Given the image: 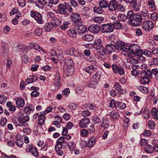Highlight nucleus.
<instances>
[{
	"instance_id": "nucleus-50",
	"label": "nucleus",
	"mask_w": 158,
	"mask_h": 158,
	"mask_svg": "<svg viewBox=\"0 0 158 158\" xmlns=\"http://www.w3.org/2000/svg\"><path fill=\"white\" fill-rule=\"evenodd\" d=\"M138 88L139 90L144 93H148V89L146 87L142 86H138Z\"/></svg>"
},
{
	"instance_id": "nucleus-17",
	"label": "nucleus",
	"mask_w": 158,
	"mask_h": 158,
	"mask_svg": "<svg viewBox=\"0 0 158 158\" xmlns=\"http://www.w3.org/2000/svg\"><path fill=\"white\" fill-rule=\"evenodd\" d=\"M67 144V143L64 137L61 136L57 139L56 145L62 147L63 144Z\"/></svg>"
},
{
	"instance_id": "nucleus-24",
	"label": "nucleus",
	"mask_w": 158,
	"mask_h": 158,
	"mask_svg": "<svg viewBox=\"0 0 158 158\" xmlns=\"http://www.w3.org/2000/svg\"><path fill=\"white\" fill-rule=\"evenodd\" d=\"M142 113H143V116L146 119L149 118L150 116V112L149 110L147 108L143 109L141 110Z\"/></svg>"
},
{
	"instance_id": "nucleus-7",
	"label": "nucleus",
	"mask_w": 158,
	"mask_h": 158,
	"mask_svg": "<svg viewBox=\"0 0 158 158\" xmlns=\"http://www.w3.org/2000/svg\"><path fill=\"white\" fill-rule=\"evenodd\" d=\"M154 27L152 21L147 20L143 22L142 24V27L145 31H149Z\"/></svg>"
},
{
	"instance_id": "nucleus-51",
	"label": "nucleus",
	"mask_w": 158,
	"mask_h": 158,
	"mask_svg": "<svg viewBox=\"0 0 158 158\" xmlns=\"http://www.w3.org/2000/svg\"><path fill=\"white\" fill-rule=\"evenodd\" d=\"M87 108L88 109L93 110H95L97 109V107L94 105L89 103L87 104Z\"/></svg>"
},
{
	"instance_id": "nucleus-31",
	"label": "nucleus",
	"mask_w": 158,
	"mask_h": 158,
	"mask_svg": "<svg viewBox=\"0 0 158 158\" xmlns=\"http://www.w3.org/2000/svg\"><path fill=\"white\" fill-rule=\"evenodd\" d=\"M111 118L114 119H117L119 117V115L118 112L115 110L111 111L110 113Z\"/></svg>"
},
{
	"instance_id": "nucleus-58",
	"label": "nucleus",
	"mask_w": 158,
	"mask_h": 158,
	"mask_svg": "<svg viewBox=\"0 0 158 158\" xmlns=\"http://www.w3.org/2000/svg\"><path fill=\"white\" fill-rule=\"evenodd\" d=\"M14 143H15L16 145L18 147L20 148H22L23 145V142L22 139L18 141H15Z\"/></svg>"
},
{
	"instance_id": "nucleus-16",
	"label": "nucleus",
	"mask_w": 158,
	"mask_h": 158,
	"mask_svg": "<svg viewBox=\"0 0 158 158\" xmlns=\"http://www.w3.org/2000/svg\"><path fill=\"white\" fill-rule=\"evenodd\" d=\"M60 76L59 73H57L56 75L55 78L54 80V84L55 86L56 89H58L60 85Z\"/></svg>"
},
{
	"instance_id": "nucleus-40",
	"label": "nucleus",
	"mask_w": 158,
	"mask_h": 158,
	"mask_svg": "<svg viewBox=\"0 0 158 158\" xmlns=\"http://www.w3.org/2000/svg\"><path fill=\"white\" fill-rule=\"evenodd\" d=\"M10 14V16L15 14L16 17H17V19L21 17L22 16V14L21 12L19 11L18 10H11Z\"/></svg>"
},
{
	"instance_id": "nucleus-48",
	"label": "nucleus",
	"mask_w": 158,
	"mask_h": 158,
	"mask_svg": "<svg viewBox=\"0 0 158 158\" xmlns=\"http://www.w3.org/2000/svg\"><path fill=\"white\" fill-rule=\"evenodd\" d=\"M43 32L42 29L40 28H37L35 29L34 31V33L37 36H40Z\"/></svg>"
},
{
	"instance_id": "nucleus-21",
	"label": "nucleus",
	"mask_w": 158,
	"mask_h": 158,
	"mask_svg": "<svg viewBox=\"0 0 158 158\" xmlns=\"http://www.w3.org/2000/svg\"><path fill=\"white\" fill-rule=\"evenodd\" d=\"M16 104L18 108L23 107L25 105L24 100L22 98H18L15 101Z\"/></svg>"
},
{
	"instance_id": "nucleus-11",
	"label": "nucleus",
	"mask_w": 158,
	"mask_h": 158,
	"mask_svg": "<svg viewBox=\"0 0 158 158\" xmlns=\"http://www.w3.org/2000/svg\"><path fill=\"white\" fill-rule=\"evenodd\" d=\"M88 29L89 31L94 34L98 33L101 30L100 27L96 25H91Z\"/></svg>"
},
{
	"instance_id": "nucleus-15",
	"label": "nucleus",
	"mask_w": 158,
	"mask_h": 158,
	"mask_svg": "<svg viewBox=\"0 0 158 158\" xmlns=\"http://www.w3.org/2000/svg\"><path fill=\"white\" fill-rule=\"evenodd\" d=\"M46 113L44 112H41L38 117L39 123L40 125H42L44 123L45 120V116Z\"/></svg>"
},
{
	"instance_id": "nucleus-4",
	"label": "nucleus",
	"mask_w": 158,
	"mask_h": 158,
	"mask_svg": "<svg viewBox=\"0 0 158 158\" xmlns=\"http://www.w3.org/2000/svg\"><path fill=\"white\" fill-rule=\"evenodd\" d=\"M29 120V118L27 116L23 117L22 115L19 118H16L12 120L13 124L16 126L27 127L28 124L27 123Z\"/></svg>"
},
{
	"instance_id": "nucleus-23",
	"label": "nucleus",
	"mask_w": 158,
	"mask_h": 158,
	"mask_svg": "<svg viewBox=\"0 0 158 158\" xmlns=\"http://www.w3.org/2000/svg\"><path fill=\"white\" fill-rule=\"evenodd\" d=\"M47 2V0H39L38 1L35 2V4L39 8L43 9L44 5Z\"/></svg>"
},
{
	"instance_id": "nucleus-60",
	"label": "nucleus",
	"mask_w": 158,
	"mask_h": 158,
	"mask_svg": "<svg viewBox=\"0 0 158 158\" xmlns=\"http://www.w3.org/2000/svg\"><path fill=\"white\" fill-rule=\"evenodd\" d=\"M7 100V98L4 95H0V104L5 103Z\"/></svg>"
},
{
	"instance_id": "nucleus-6",
	"label": "nucleus",
	"mask_w": 158,
	"mask_h": 158,
	"mask_svg": "<svg viewBox=\"0 0 158 158\" xmlns=\"http://www.w3.org/2000/svg\"><path fill=\"white\" fill-rule=\"evenodd\" d=\"M131 45L129 46H126L125 43L122 41H118L117 42L115 46V49H117L118 50L121 51L123 50L122 53L125 56V52H124L125 49H128L129 47H130ZM130 49V48H129V49Z\"/></svg>"
},
{
	"instance_id": "nucleus-36",
	"label": "nucleus",
	"mask_w": 158,
	"mask_h": 158,
	"mask_svg": "<svg viewBox=\"0 0 158 158\" xmlns=\"http://www.w3.org/2000/svg\"><path fill=\"white\" fill-rule=\"evenodd\" d=\"M102 123L101 126L102 127H103L104 128H107V126L109 125V122L107 118H104Z\"/></svg>"
},
{
	"instance_id": "nucleus-49",
	"label": "nucleus",
	"mask_w": 158,
	"mask_h": 158,
	"mask_svg": "<svg viewBox=\"0 0 158 158\" xmlns=\"http://www.w3.org/2000/svg\"><path fill=\"white\" fill-rule=\"evenodd\" d=\"M29 152L30 153L34 156L35 157H37L38 156V151L34 147H33V148H32V149L31 150H30Z\"/></svg>"
},
{
	"instance_id": "nucleus-34",
	"label": "nucleus",
	"mask_w": 158,
	"mask_h": 158,
	"mask_svg": "<svg viewBox=\"0 0 158 158\" xmlns=\"http://www.w3.org/2000/svg\"><path fill=\"white\" fill-rule=\"evenodd\" d=\"M68 35L72 38L75 37L77 35V33L76 31L73 29H71L67 32Z\"/></svg>"
},
{
	"instance_id": "nucleus-1",
	"label": "nucleus",
	"mask_w": 158,
	"mask_h": 158,
	"mask_svg": "<svg viewBox=\"0 0 158 158\" xmlns=\"http://www.w3.org/2000/svg\"><path fill=\"white\" fill-rule=\"evenodd\" d=\"M129 48L130 49H126L124 52H125V56L130 57H133L135 55L138 56L137 60L139 61L142 62L145 60V58L143 56V55L142 54V50L140 49V47L138 45L135 44L131 45Z\"/></svg>"
},
{
	"instance_id": "nucleus-37",
	"label": "nucleus",
	"mask_w": 158,
	"mask_h": 158,
	"mask_svg": "<svg viewBox=\"0 0 158 158\" xmlns=\"http://www.w3.org/2000/svg\"><path fill=\"white\" fill-rule=\"evenodd\" d=\"M95 142L96 139L95 138L92 137L89 140L87 145L89 147H92L93 146Z\"/></svg>"
},
{
	"instance_id": "nucleus-10",
	"label": "nucleus",
	"mask_w": 158,
	"mask_h": 158,
	"mask_svg": "<svg viewBox=\"0 0 158 158\" xmlns=\"http://www.w3.org/2000/svg\"><path fill=\"white\" fill-rule=\"evenodd\" d=\"M66 53L67 54L79 57L81 56V54L74 48H71L66 51Z\"/></svg>"
},
{
	"instance_id": "nucleus-39",
	"label": "nucleus",
	"mask_w": 158,
	"mask_h": 158,
	"mask_svg": "<svg viewBox=\"0 0 158 158\" xmlns=\"http://www.w3.org/2000/svg\"><path fill=\"white\" fill-rule=\"evenodd\" d=\"M142 17V19H145L148 18L149 15L148 13L147 10H145V12L141 11L139 15Z\"/></svg>"
},
{
	"instance_id": "nucleus-28",
	"label": "nucleus",
	"mask_w": 158,
	"mask_h": 158,
	"mask_svg": "<svg viewBox=\"0 0 158 158\" xmlns=\"http://www.w3.org/2000/svg\"><path fill=\"white\" fill-rule=\"evenodd\" d=\"M34 107L32 106H26L24 109V112L27 114H28L33 112Z\"/></svg>"
},
{
	"instance_id": "nucleus-61",
	"label": "nucleus",
	"mask_w": 158,
	"mask_h": 158,
	"mask_svg": "<svg viewBox=\"0 0 158 158\" xmlns=\"http://www.w3.org/2000/svg\"><path fill=\"white\" fill-rule=\"evenodd\" d=\"M119 67L116 64H113L112 65V68L113 71L114 73H117L118 71H117V70L118 69V68H119Z\"/></svg>"
},
{
	"instance_id": "nucleus-32",
	"label": "nucleus",
	"mask_w": 158,
	"mask_h": 158,
	"mask_svg": "<svg viewBox=\"0 0 158 158\" xmlns=\"http://www.w3.org/2000/svg\"><path fill=\"white\" fill-rule=\"evenodd\" d=\"M114 87L115 90L118 91L120 94H123L124 93H125V91H124L123 89H121L122 87L119 83H115L114 85Z\"/></svg>"
},
{
	"instance_id": "nucleus-3",
	"label": "nucleus",
	"mask_w": 158,
	"mask_h": 158,
	"mask_svg": "<svg viewBox=\"0 0 158 158\" xmlns=\"http://www.w3.org/2000/svg\"><path fill=\"white\" fill-rule=\"evenodd\" d=\"M64 66V72L67 76H70L73 73L74 69L73 66V61L70 57H67L65 60Z\"/></svg>"
},
{
	"instance_id": "nucleus-55",
	"label": "nucleus",
	"mask_w": 158,
	"mask_h": 158,
	"mask_svg": "<svg viewBox=\"0 0 158 158\" xmlns=\"http://www.w3.org/2000/svg\"><path fill=\"white\" fill-rule=\"evenodd\" d=\"M2 48L3 52L7 53L9 52V49L7 45L5 43H2Z\"/></svg>"
},
{
	"instance_id": "nucleus-53",
	"label": "nucleus",
	"mask_w": 158,
	"mask_h": 158,
	"mask_svg": "<svg viewBox=\"0 0 158 158\" xmlns=\"http://www.w3.org/2000/svg\"><path fill=\"white\" fill-rule=\"evenodd\" d=\"M103 18L101 17H96L94 19V22L98 23H102L103 22Z\"/></svg>"
},
{
	"instance_id": "nucleus-26",
	"label": "nucleus",
	"mask_w": 158,
	"mask_h": 158,
	"mask_svg": "<svg viewBox=\"0 0 158 158\" xmlns=\"http://www.w3.org/2000/svg\"><path fill=\"white\" fill-rule=\"evenodd\" d=\"M101 74V71H97L95 74L93 75L91 79L98 82L100 78Z\"/></svg>"
},
{
	"instance_id": "nucleus-35",
	"label": "nucleus",
	"mask_w": 158,
	"mask_h": 158,
	"mask_svg": "<svg viewBox=\"0 0 158 158\" xmlns=\"http://www.w3.org/2000/svg\"><path fill=\"white\" fill-rule=\"evenodd\" d=\"M151 113L154 119H158V109L153 108L151 110Z\"/></svg>"
},
{
	"instance_id": "nucleus-29",
	"label": "nucleus",
	"mask_w": 158,
	"mask_h": 158,
	"mask_svg": "<svg viewBox=\"0 0 158 158\" xmlns=\"http://www.w3.org/2000/svg\"><path fill=\"white\" fill-rule=\"evenodd\" d=\"M52 55L53 56H56L58 58L60 56H62V52L61 50L58 49L56 51L52 50L51 52Z\"/></svg>"
},
{
	"instance_id": "nucleus-62",
	"label": "nucleus",
	"mask_w": 158,
	"mask_h": 158,
	"mask_svg": "<svg viewBox=\"0 0 158 158\" xmlns=\"http://www.w3.org/2000/svg\"><path fill=\"white\" fill-rule=\"evenodd\" d=\"M22 139L21 135L19 134H17L14 137L13 141L14 142L15 141H18Z\"/></svg>"
},
{
	"instance_id": "nucleus-19",
	"label": "nucleus",
	"mask_w": 158,
	"mask_h": 158,
	"mask_svg": "<svg viewBox=\"0 0 158 158\" xmlns=\"http://www.w3.org/2000/svg\"><path fill=\"white\" fill-rule=\"evenodd\" d=\"M115 46L112 44H108L106 46L105 50L107 53H111L115 51Z\"/></svg>"
},
{
	"instance_id": "nucleus-9",
	"label": "nucleus",
	"mask_w": 158,
	"mask_h": 158,
	"mask_svg": "<svg viewBox=\"0 0 158 158\" xmlns=\"http://www.w3.org/2000/svg\"><path fill=\"white\" fill-rule=\"evenodd\" d=\"M114 30V26L111 23L104 24L102 26V30L103 32H111L113 31Z\"/></svg>"
},
{
	"instance_id": "nucleus-46",
	"label": "nucleus",
	"mask_w": 158,
	"mask_h": 158,
	"mask_svg": "<svg viewBox=\"0 0 158 158\" xmlns=\"http://www.w3.org/2000/svg\"><path fill=\"white\" fill-rule=\"evenodd\" d=\"M97 82L91 79L89 84V86L91 88H95L97 85Z\"/></svg>"
},
{
	"instance_id": "nucleus-56",
	"label": "nucleus",
	"mask_w": 158,
	"mask_h": 158,
	"mask_svg": "<svg viewBox=\"0 0 158 158\" xmlns=\"http://www.w3.org/2000/svg\"><path fill=\"white\" fill-rule=\"evenodd\" d=\"M54 27L59 26L61 23V21L57 18H55L54 20Z\"/></svg>"
},
{
	"instance_id": "nucleus-27",
	"label": "nucleus",
	"mask_w": 158,
	"mask_h": 158,
	"mask_svg": "<svg viewBox=\"0 0 158 158\" xmlns=\"http://www.w3.org/2000/svg\"><path fill=\"white\" fill-rule=\"evenodd\" d=\"M62 147L55 145V149L57 155L59 156H62L63 153L64 151L62 149Z\"/></svg>"
},
{
	"instance_id": "nucleus-33",
	"label": "nucleus",
	"mask_w": 158,
	"mask_h": 158,
	"mask_svg": "<svg viewBox=\"0 0 158 158\" xmlns=\"http://www.w3.org/2000/svg\"><path fill=\"white\" fill-rule=\"evenodd\" d=\"M67 144L69 149L70 151H74L76 150V144L74 143L73 141H70Z\"/></svg>"
},
{
	"instance_id": "nucleus-18",
	"label": "nucleus",
	"mask_w": 158,
	"mask_h": 158,
	"mask_svg": "<svg viewBox=\"0 0 158 158\" xmlns=\"http://www.w3.org/2000/svg\"><path fill=\"white\" fill-rule=\"evenodd\" d=\"M96 68L94 67V65H92L88 67L84 68V70L89 73H92L96 71Z\"/></svg>"
},
{
	"instance_id": "nucleus-63",
	"label": "nucleus",
	"mask_w": 158,
	"mask_h": 158,
	"mask_svg": "<svg viewBox=\"0 0 158 158\" xmlns=\"http://www.w3.org/2000/svg\"><path fill=\"white\" fill-rule=\"evenodd\" d=\"M152 74L155 75V78L158 80V69H153L152 70Z\"/></svg>"
},
{
	"instance_id": "nucleus-13",
	"label": "nucleus",
	"mask_w": 158,
	"mask_h": 158,
	"mask_svg": "<svg viewBox=\"0 0 158 158\" xmlns=\"http://www.w3.org/2000/svg\"><path fill=\"white\" fill-rule=\"evenodd\" d=\"M29 46L31 48L37 51H41L45 52L44 50L36 43L31 42L29 43Z\"/></svg>"
},
{
	"instance_id": "nucleus-42",
	"label": "nucleus",
	"mask_w": 158,
	"mask_h": 158,
	"mask_svg": "<svg viewBox=\"0 0 158 158\" xmlns=\"http://www.w3.org/2000/svg\"><path fill=\"white\" fill-rule=\"evenodd\" d=\"M70 23V21H64L63 25L60 26V28L63 31H65L68 27V25Z\"/></svg>"
},
{
	"instance_id": "nucleus-30",
	"label": "nucleus",
	"mask_w": 158,
	"mask_h": 158,
	"mask_svg": "<svg viewBox=\"0 0 158 158\" xmlns=\"http://www.w3.org/2000/svg\"><path fill=\"white\" fill-rule=\"evenodd\" d=\"M126 1L127 2L131 4V6L133 7L134 10H138V9H139L137 5L135 4L136 2V0H126Z\"/></svg>"
},
{
	"instance_id": "nucleus-59",
	"label": "nucleus",
	"mask_w": 158,
	"mask_h": 158,
	"mask_svg": "<svg viewBox=\"0 0 158 158\" xmlns=\"http://www.w3.org/2000/svg\"><path fill=\"white\" fill-rule=\"evenodd\" d=\"M90 114V112L87 110H84L81 113V115L84 117H88Z\"/></svg>"
},
{
	"instance_id": "nucleus-41",
	"label": "nucleus",
	"mask_w": 158,
	"mask_h": 158,
	"mask_svg": "<svg viewBox=\"0 0 158 158\" xmlns=\"http://www.w3.org/2000/svg\"><path fill=\"white\" fill-rule=\"evenodd\" d=\"M97 52L101 55L103 56L106 52L105 49L102 46L96 49Z\"/></svg>"
},
{
	"instance_id": "nucleus-25",
	"label": "nucleus",
	"mask_w": 158,
	"mask_h": 158,
	"mask_svg": "<svg viewBox=\"0 0 158 158\" xmlns=\"http://www.w3.org/2000/svg\"><path fill=\"white\" fill-rule=\"evenodd\" d=\"M93 46L96 49L102 46V43L101 40L100 39H96L94 44Z\"/></svg>"
},
{
	"instance_id": "nucleus-12",
	"label": "nucleus",
	"mask_w": 158,
	"mask_h": 158,
	"mask_svg": "<svg viewBox=\"0 0 158 158\" xmlns=\"http://www.w3.org/2000/svg\"><path fill=\"white\" fill-rule=\"evenodd\" d=\"M89 123V120L87 118H84L81 119L79 123V126L81 128L86 127Z\"/></svg>"
},
{
	"instance_id": "nucleus-14",
	"label": "nucleus",
	"mask_w": 158,
	"mask_h": 158,
	"mask_svg": "<svg viewBox=\"0 0 158 158\" xmlns=\"http://www.w3.org/2000/svg\"><path fill=\"white\" fill-rule=\"evenodd\" d=\"M71 18L72 21L75 23H79L81 20L80 16L76 13H73L71 16Z\"/></svg>"
},
{
	"instance_id": "nucleus-47",
	"label": "nucleus",
	"mask_w": 158,
	"mask_h": 158,
	"mask_svg": "<svg viewBox=\"0 0 158 158\" xmlns=\"http://www.w3.org/2000/svg\"><path fill=\"white\" fill-rule=\"evenodd\" d=\"M81 135L83 137H86L88 136L89 134V132L88 130L83 129H82L80 132Z\"/></svg>"
},
{
	"instance_id": "nucleus-20",
	"label": "nucleus",
	"mask_w": 158,
	"mask_h": 158,
	"mask_svg": "<svg viewBox=\"0 0 158 158\" xmlns=\"http://www.w3.org/2000/svg\"><path fill=\"white\" fill-rule=\"evenodd\" d=\"M59 10H72L71 6L67 3H65V4H60L58 6Z\"/></svg>"
},
{
	"instance_id": "nucleus-45",
	"label": "nucleus",
	"mask_w": 158,
	"mask_h": 158,
	"mask_svg": "<svg viewBox=\"0 0 158 158\" xmlns=\"http://www.w3.org/2000/svg\"><path fill=\"white\" fill-rule=\"evenodd\" d=\"M154 150V147H153L152 146L148 145L146 146L145 147V151L148 153H152Z\"/></svg>"
},
{
	"instance_id": "nucleus-44",
	"label": "nucleus",
	"mask_w": 158,
	"mask_h": 158,
	"mask_svg": "<svg viewBox=\"0 0 158 158\" xmlns=\"http://www.w3.org/2000/svg\"><path fill=\"white\" fill-rule=\"evenodd\" d=\"M37 79L36 76H33L31 78H27L25 80V82L27 83L26 84L32 83L34 81H35Z\"/></svg>"
},
{
	"instance_id": "nucleus-43",
	"label": "nucleus",
	"mask_w": 158,
	"mask_h": 158,
	"mask_svg": "<svg viewBox=\"0 0 158 158\" xmlns=\"http://www.w3.org/2000/svg\"><path fill=\"white\" fill-rule=\"evenodd\" d=\"M149 81V79L145 76L141 77L140 80V83L142 84H147L148 83Z\"/></svg>"
},
{
	"instance_id": "nucleus-2",
	"label": "nucleus",
	"mask_w": 158,
	"mask_h": 158,
	"mask_svg": "<svg viewBox=\"0 0 158 158\" xmlns=\"http://www.w3.org/2000/svg\"><path fill=\"white\" fill-rule=\"evenodd\" d=\"M100 6L102 8H106L108 7L109 10H121L124 9V6L114 1H110L108 4V2L106 0H102L99 1Z\"/></svg>"
},
{
	"instance_id": "nucleus-57",
	"label": "nucleus",
	"mask_w": 158,
	"mask_h": 158,
	"mask_svg": "<svg viewBox=\"0 0 158 158\" xmlns=\"http://www.w3.org/2000/svg\"><path fill=\"white\" fill-rule=\"evenodd\" d=\"M12 61L9 58H8L6 60V69H9L12 65Z\"/></svg>"
},
{
	"instance_id": "nucleus-54",
	"label": "nucleus",
	"mask_w": 158,
	"mask_h": 158,
	"mask_svg": "<svg viewBox=\"0 0 158 158\" xmlns=\"http://www.w3.org/2000/svg\"><path fill=\"white\" fill-rule=\"evenodd\" d=\"M113 25L114 26V29L115 28L117 29H120L122 27L121 23L117 21H115Z\"/></svg>"
},
{
	"instance_id": "nucleus-52",
	"label": "nucleus",
	"mask_w": 158,
	"mask_h": 158,
	"mask_svg": "<svg viewBox=\"0 0 158 158\" xmlns=\"http://www.w3.org/2000/svg\"><path fill=\"white\" fill-rule=\"evenodd\" d=\"M117 106L120 110H123L126 108V105L124 103L119 102L117 103Z\"/></svg>"
},
{
	"instance_id": "nucleus-8",
	"label": "nucleus",
	"mask_w": 158,
	"mask_h": 158,
	"mask_svg": "<svg viewBox=\"0 0 158 158\" xmlns=\"http://www.w3.org/2000/svg\"><path fill=\"white\" fill-rule=\"evenodd\" d=\"M31 16L32 17H34L35 19L38 23L41 24L43 23L42 15L40 13L32 10L31 12Z\"/></svg>"
},
{
	"instance_id": "nucleus-64",
	"label": "nucleus",
	"mask_w": 158,
	"mask_h": 158,
	"mask_svg": "<svg viewBox=\"0 0 158 158\" xmlns=\"http://www.w3.org/2000/svg\"><path fill=\"white\" fill-rule=\"evenodd\" d=\"M28 57L26 55H24L22 56V61L24 63H28Z\"/></svg>"
},
{
	"instance_id": "nucleus-5",
	"label": "nucleus",
	"mask_w": 158,
	"mask_h": 158,
	"mask_svg": "<svg viewBox=\"0 0 158 158\" xmlns=\"http://www.w3.org/2000/svg\"><path fill=\"white\" fill-rule=\"evenodd\" d=\"M131 24L135 27H138L141 24L142 20L139 15L135 14L133 18L131 20Z\"/></svg>"
},
{
	"instance_id": "nucleus-22",
	"label": "nucleus",
	"mask_w": 158,
	"mask_h": 158,
	"mask_svg": "<svg viewBox=\"0 0 158 158\" xmlns=\"http://www.w3.org/2000/svg\"><path fill=\"white\" fill-rule=\"evenodd\" d=\"M55 27L54 23L52 22L46 23L44 26V29L46 31H50Z\"/></svg>"
},
{
	"instance_id": "nucleus-38",
	"label": "nucleus",
	"mask_w": 158,
	"mask_h": 158,
	"mask_svg": "<svg viewBox=\"0 0 158 158\" xmlns=\"http://www.w3.org/2000/svg\"><path fill=\"white\" fill-rule=\"evenodd\" d=\"M94 38L93 35L90 34H85L84 35L83 39L86 41H90L92 40Z\"/></svg>"
}]
</instances>
